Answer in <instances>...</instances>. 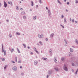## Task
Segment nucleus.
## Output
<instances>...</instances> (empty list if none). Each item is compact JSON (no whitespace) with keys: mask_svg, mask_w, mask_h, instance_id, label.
<instances>
[{"mask_svg":"<svg viewBox=\"0 0 78 78\" xmlns=\"http://www.w3.org/2000/svg\"><path fill=\"white\" fill-rule=\"evenodd\" d=\"M25 14V12H23L21 13V14L22 15H24Z\"/></svg>","mask_w":78,"mask_h":78,"instance_id":"obj_5","label":"nucleus"},{"mask_svg":"<svg viewBox=\"0 0 78 78\" xmlns=\"http://www.w3.org/2000/svg\"><path fill=\"white\" fill-rule=\"evenodd\" d=\"M20 69H22V66H20Z\"/></svg>","mask_w":78,"mask_h":78,"instance_id":"obj_45","label":"nucleus"},{"mask_svg":"<svg viewBox=\"0 0 78 78\" xmlns=\"http://www.w3.org/2000/svg\"><path fill=\"white\" fill-rule=\"evenodd\" d=\"M48 78V76L47 75V78Z\"/></svg>","mask_w":78,"mask_h":78,"instance_id":"obj_55","label":"nucleus"},{"mask_svg":"<svg viewBox=\"0 0 78 78\" xmlns=\"http://www.w3.org/2000/svg\"><path fill=\"white\" fill-rule=\"evenodd\" d=\"M46 41H48V39L46 38Z\"/></svg>","mask_w":78,"mask_h":78,"instance_id":"obj_44","label":"nucleus"},{"mask_svg":"<svg viewBox=\"0 0 78 78\" xmlns=\"http://www.w3.org/2000/svg\"><path fill=\"white\" fill-rule=\"evenodd\" d=\"M23 46L24 47V48H26V46L25 45V44H23Z\"/></svg>","mask_w":78,"mask_h":78,"instance_id":"obj_27","label":"nucleus"},{"mask_svg":"<svg viewBox=\"0 0 78 78\" xmlns=\"http://www.w3.org/2000/svg\"><path fill=\"white\" fill-rule=\"evenodd\" d=\"M9 37H12V35H11V34H10Z\"/></svg>","mask_w":78,"mask_h":78,"instance_id":"obj_24","label":"nucleus"},{"mask_svg":"<svg viewBox=\"0 0 78 78\" xmlns=\"http://www.w3.org/2000/svg\"><path fill=\"white\" fill-rule=\"evenodd\" d=\"M35 51H36V53H38V51H37L36 50Z\"/></svg>","mask_w":78,"mask_h":78,"instance_id":"obj_41","label":"nucleus"},{"mask_svg":"<svg viewBox=\"0 0 78 78\" xmlns=\"http://www.w3.org/2000/svg\"><path fill=\"white\" fill-rule=\"evenodd\" d=\"M34 50H35V51H36V48H34Z\"/></svg>","mask_w":78,"mask_h":78,"instance_id":"obj_29","label":"nucleus"},{"mask_svg":"<svg viewBox=\"0 0 78 78\" xmlns=\"http://www.w3.org/2000/svg\"><path fill=\"white\" fill-rule=\"evenodd\" d=\"M15 60L16 62H17V57H15Z\"/></svg>","mask_w":78,"mask_h":78,"instance_id":"obj_11","label":"nucleus"},{"mask_svg":"<svg viewBox=\"0 0 78 78\" xmlns=\"http://www.w3.org/2000/svg\"><path fill=\"white\" fill-rule=\"evenodd\" d=\"M14 49H12L11 50V52L12 53L13 51H14Z\"/></svg>","mask_w":78,"mask_h":78,"instance_id":"obj_22","label":"nucleus"},{"mask_svg":"<svg viewBox=\"0 0 78 78\" xmlns=\"http://www.w3.org/2000/svg\"><path fill=\"white\" fill-rule=\"evenodd\" d=\"M6 51L5 50L4 52V56H5L6 55Z\"/></svg>","mask_w":78,"mask_h":78,"instance_id":"obj_9","label":"nucleus"},{"mask_svg":"<svg viewBox=\"0 0 78 78\" xmlns=\"http://www.w3.org/2000/svg\"><path fill=\"white\" fill-rule=\"evenodd\" d=\"M49 51V53H52V51L51 50H50Z\"/></svg>","mask_w":78,"mask_h":78,"instance_id":"obj_7","label":"nucleus"},{"mask_svg":"<svg viewBox=\"0 0 78 78\" xmlns=\"http://www.w3.org/2000/svg\"><path fill=\"white\" fill-rule=\"evenodd\" d=\"M66 11H67H67H68V10H66Z\"/></svg>","mask_w":78,"mask_h":78,"instance_id":"obj_61","label":"nucleus"},{"mask_svg":"<svg viewBox=\"0 0 78 78\" xmlns=\"http://www.w3.org/2000/svg\"><path fill=\"white\" fill-rule=\"evenodd\" d=\"M58 3H60V4H61V2H60L59 1V0H58Z\"/></svg>","mask_w":78,"mask_h":78,"instance_id":"obj_28","label":"nucleus"},{"mask_svg":"<svg viewBox=\"0 0 78 78\" xmlns=\"http://www.w3.org/2000/svg\"><path fill=\"white\" fill-rule=\"evenodd\" d=\"M60 26H61V27H63L62 25H61Z\"/></svg>","mask_w":78,"mask_h":78,"instance_id":"obj_60","label":"nucleus"},{"mask_svg":"<svg viewBox=\"0 0 78 78\" xmlns=\"http://www.w3.org/2000/svg\"><path fill=\"white\" fill-rule=\"evenodd\" d=\"M48 13L49 14H50V10H48Z\"/></svg>","mask_w":78,"mask_h":78,"instance_id":"obj_34","label":"nucleus"},{"mask_svg":"<svg viewBox=\"0 0 78 78\" xmlns=\"http://www.w3.org/2000/svg\"><path fill=\"white\" fill-rule=\"evenodd\" d=\"M2 6V4L0 3V6Z\"/></svg>","mask_w":78,"mask_h":78,"instance_id":"obj_52","label":"nucleus"},{"mask_svg":"<svg viewBox=\"0 0 78 78\" xmlns=\"http://www.w3.org/2000/svg\"><path fill=\"white\" fill-rule=\"evenodd\" d=\"M2 48H3V44H2Z\"/></svg>","mask_w":78,"mask_h":78,"instance_id":"obj_38","label":"nucleus"},{"mask_svg":"<svg viewBox=\"0 0 78 78\" xmlns=\"http://www.w3.org/2000/svg\"><path fill=\"white\" fill-rule=\"evenodd\" d=\"M62 18H63V17H64V16H63V15H62Z\"/></svg>","mask_w":78,"mask_h":78,"instance_id":"obj_48","label":"nucleus"},{"mask_svg":"<svg viewBox=\"0 0 78 78\" xmlns=\"http://www.w3.org/2000/svg\"><path fill=\"white\" fill-rule=\"evenodd\" d=\"M64 20V22H66V20L65 18V19Z\"/></svg>","mask_w":78,"mask_h":78,"instance_id":"obj_36","label":"nucleus"},{"mask_svg":"<svg viewBox=\"0 0 78 78\" xmlns=\"http://www.w3.org/2000/svg\"><path fill=\"white\" fill-rule=\"evenodd\" d=\"M54 35V34H52L51 35V37H53V35Z\"/></svg>","mask_w":78,"mask_h":78,"instance_id":"obj_13","label":"nucleus"},{"mask_svg":"<svg viewBox=\"0 0 78 78\" xmlns=\"http://www.w3.org/2000/svg\"><path fill=\"white\" fill-rule=\"evenodd\" d=\"M70 21H72V19H71V18L70 19Z\"/></svg>","mask_w":78,"mask_h":78,"instance_id":"obj_57","label":"nucleus"},{"mask_svg":"<svg viewBox=\"0 0 78 78\" xmlns=\"http://www.w3.org/2000/svg\"><path fill=\"white\" fill-rule=\"evenodd\" d=\"M27 48H28V49H30V47L28 46V47H27Z\"/></svg>","mask_w":78,"mask_h":78,"instance_id":"obj_49","label":"nucleus"},{"mask_svg":"<svg viewBox=\"0 0 78 78\" xmlns=\"http://www.w3.org/2000/svg\"><path fill=\"white\" fill-rule=\"evenodd\" d=\"M8 67V66L7 65L5 66L4 67V69H5V70L6 69V67Z\"/></svg>","mask_w":78,"mask_h":78,"instance_id":"obj_15","label":"nucleus"},{"mask_svg":"<svg viewBox=\"0 0 78 78\" xmlns=\"http://www.w3.org/2000/svg\"><path fill=\"white\" fill-rule=\"evenodd\" d=\"M18 62H19V63H20L21 62H20V61H18Z\"/></svg>","mask_w":78,"mask_h":78,"instance_id":"obj_46","label":"nucleus"},{"mask_svg":"<svg viewBox=\"0 0 78 78\" xmlns=\"http://www.w3.org/2000/svg\"><path fill=\"white\" fill-rule=\"evenodd\" d=\"M30 55H32V54H33V52H30Z\"/></svg>","mask_w":78,"mask_h":78,"instance_id":"obj_35","label":"nucleus"},{"mask_svg":"<svg viewBox=\"0 0 78 78\" xmlns=\"http://www.w3.org/2000/svg\"><path fill=\"white\" fill-rule=\"evenodd\" d=\"M76 43L78 44V40H76Z\"/></svg>","mask_w":78,"mask_h":78,"instance_id":"obj_26","label":"nucleus"},{"mask_svg":"<svg viewBox=\"0 0 78 78\" xmlns=\"http://www.w3.org/2000/svg\"><path fill=\"white\" fill-rule=\"evenodd\" d=\"M39 2H40V3H41V4L42 3V1H41V0H40Z\"/></svg>","mask_w":78,"mask_h":78,"instance_id":"obj_25","label":"nucleus"},{"mask_svg":"<svg viewBox=\"0 0 78 78\" xmlns=\"http://www.w3.org/2000/svg\"><path fill=\"white\" fill-rule=\"evenodd\" d=\"M17 50L18 51V52L19 53H20V51H19V49L17 48Z\"/></svg>","mask_w":78,"mask_h":78,"instance_id":"obj_10","label":"nucleus"},{"mask_svg":"<svg viewBox=\"0 0 78 78\" xmlns=\"http://www.w3.org/2000/svg\"><path fill=\"white\" fill-rule=\"evenodd\" d=\"M31 3H32L31 5L32 6H33L34 5V4H33V1H32Z\"/></svg>","mask_w":78,"mask_h":78,"instance_id":"obj_12","label":"nucleus"},{"mask_svg":"<svg viewBox=\"0 0 78 78\" xmlns=\"http://www.w3.org/2000/svg\"><path fill=\"white\" fill-rule=\"evenodd\" d=\"M16 9H19V8H18V7L17 6H16Z\"/></svg>","mask_w":78,"mask_h":78,"instance_id":"obj_39","label":"nucleus"},{"mask_svg":"<svg viewBox=\"0 0 78 78\" xmlns=\"http://www.w3.org/2000/svg\"><path fill=\"white\" fill-rule=\"evenodd\" d=\"M43 59H44V60H47V58H43Z\"/></svg>","mask_w":78,"mask_h":78,"instance_id":"obj_17","label":"nucleus"},{"mask_svg":"<svg viewBox=\"0 0 78 78\" xmlns=\"http://www.w3.org/2000/svg\"><path fill=\"white\" fill-rule=\"evenodd\" d=\"M6 21H7V22H9V20H6Z\"/></svg>","mask_w":78,"mask_h":78,"instance_id":"obj_54","label":"nucleus"},{"mask_svg":"<svg viewBox=\"0 0 78 78\" xmlns=\"http://www.w3.org/2000/svg\"><path fill=\"white\" fill-rule=\"evenodd\" d=\"M72 72H73V70H72Z\"/></svg>","mask_w":78,"mask_h":78,"instance_id":"obj_64","label":"nucleus"},{"mask_svg":"<svg viewBox=\"0 0 78 78\" xmlns=\"http://www.w3.org/2000/svg\"><path fill=\"white\" fill-rule=\"evenodd\" d=\"M63 27V28H64V26H62Z\"/></svg>","mask_w":78,"mask_h":78,"instance_id":"obj_62","label":"nucleus"},{"mask_svg":"<svg viewBox=\"0 0 78 78\" xmlns=\"http://www.w3.org/2000/svg\"><path fill=\"white\" fill-rule=\"evenodd\" d=\"M73 49H72V48H70V51H71V52H72V51H73Z\"/></svg>","mask_w":78,"mask_h":78,"instance_id":"obj_14","label":"nucleus"},{"mask_svg":"<svg viewBox=\"0 0 78 78\" xmlns=\"http://www.w3.org/2000/svg\"><path fill=\"white\" fill-rule=\"evenodd\" d=\"M64 69L65 70L67 71L68 69H67V67H66V66L65 65L64 66Z\"/></svg>","mask_w":78,"mask_h":78,"instance_id":"obj_1","label":"nucleus"},{"mask_svg":"<svg viewBox=\"0 0 78 78\" xmlns=\"http://www.w3.org/2000/svg\"><path fill=\"white\" fill-rule=\"evenodd\" d=\"M78 69H77L76 72L75 73V74H77V72H78Z\"/></svg>","mask_w":78,"mask_h":78,"instance_id":"obj_20","label":"nucleus"},{"mask_svg":"<svg viewBox=\"0 0 78 78\" xmlns=\"http://www.w3.org/2000/svg\"><path fill=\"white\" fill-rule=\"evenodd\" d=\"M67 5H69V2H67Z\"/></svg>","mask_w":78,"mask_h":78,"instance_id":"obj_47","label":"nucleus"},{"mask_svg":"<svg viewBox=\"0 0 78 78\" xmlns=\"http://www.w3.org/2000/svg\"><path fill=\"white\" fill-rule=\"evenodd\" d=\"M39 43H40L41 44V45H42V42L40 41Z\"/></svg>","mask_w":78,"mask_h":78,"instance_id":"obj_30","label":"nucleus"},{"mask_svg":"<svg viewBox=\"0 0 78 78\" xmlns=\"http://www.w3.org/2000/svg\"><path fill=\"white\" fill-rule=\"evenodd\" d=\"M8 3H9V4H10L11 3V2H8Z\"/></svg>","mask_w":78,"mask_h":78,"instance_id":"obj_43","label":"nucleus"},{"mask_svg":"<svg viewBox=\"0 0 78 78\" xmlns=\"http://www.w3.org/2000/svg\"><path fill=\"white\" fill-rule=\"evenodd\" d=\"M9 49L10 50V51H11V49L10 48H9Z\"/></svg>","mask_w":78,"mask_h":78,"instance_id":"obj_63","label":"nucleus"},{"mask_svg":"<svg viewBox=\"0 0 78 78\" xmlns=\"http://www.w3.org/2000/svg\"><path fill=\"white\" fill-rule=\"evenodd\" d=\"M55 70H56L57 71H58V68H57V69H56V68H55Z\"/></svg>","mask_w":78,"mask_h":78,"instance_id":"obj_33","label":"nucleus"},{"mask_svg":"<svg viewBox=\"0 0 78 78\" xmlns=\"http://www.w3.org/2000/svg\"><path fill=\"white\" fill-rule=\"evenodd\" d=\"M22 75H23V73H22Z\"/></svg>","mask_w":78,"mask_h":78,"instance_id":"obj_59","label":"nucleus"},{"mask_svg":"<svg viewBox=\"0 0 78 78\" xmlns=\"http://www.w3.org/2000/svg\"><path fill=\"white\" fill-rule=\"evenodd\" d=\"M64 58H62V61H63L64 60Z\"/></svg>","mask_w":78,"mask_h":78,"instance_id":"obj_40","label":"nucleus"},{"mask_svg":"<svg viewBox=\"0 0 78 78\" xmlns=\"http://www.w3.org/2000/svg\"><path fill=\"white\" fill-rule=\"evenodd\" d=\"M34 64H35V65H36V64H37V61H35L34 62Z\"/></svg>","mask_w":78,"mask_h":78,"instance_id":"obj_6","label":"nucleus"},{"mask_svg":"<svg viewBox=\"0 0 78 78\" xmlns=\"http://www.w3.org/2000/svg\"><path fill=\"white\" fill-rule=\"evenodd\" d=\"M20 10H21V11L22 10H23L22 8H21V9H20Z\"/></svg>","mask_w":78,"mask_h":78,"instance_id":"obj_51","label":"nucleus"},{"mask_svg":"<svg viewBox=\"0 0 78 78\" xmlns=\"http://www.w3.org/2000/svg\"><path fill=\"white\" fill-rule=\"evenodd\" d=\"M64 0V2H66V0Z\"/></svg>","mask_w":78,"mask_h":78,"instance_id":"obj_58","label":"nucleus"},{"mask_svg":"<svg viewBox=\"0 0 78 78\" xmlns=\"http://www.w3.org/2000/svg\"><path fill=\"white\" fill-rule=\"evenodd\" d=\"M16 34L17 35H20V33H19L17 32L16 33Z\"/></svg>","mask_w":78,"mask_h":78,"instance_id":"obj_8","label":"nucleus"},{"mask_svg":"<svg viewBox=\"0 0 78 78\" xmlns=\"http://www.w3.org/2000/svg\"><path fill=\"white\" fill-rule=\"evenodd\" d=\"M5 59L4 58H3L2 59V61H5Z\"/></svg>","mask_w":78,"mask_h":78,"instance_id":"obj_21","label":"nucleus"},{"mask_svg":"<svg viewBox=\"0 0 78 78\" xmlns=\"http://www.w3.org/2000/svg\"><path fill=\"white\" fill-rule=\"evenodd\" d=\"M2 51L3 53L4 52V50L3 49V48H2Z\"/></svg>","mask_w":78,"mask_h":78,"instance_id":"obj_16","label":"nucleus"},{"mask_svg":"<svg viewBox=\"0 0 78 78\" xmlns=\"http://www.w3.org/2000/svg\"><path fill=\"white\" fill-rule=\"evenodd\" d=\"M72 21L73 22H74V20L73 19V20H72Z\"/></svg>","mask_w":78,"mask_h":78,"instance_id":"obj_42","label":"nucleus"},{"mask_svg":"<svg viewBox=\"0 0 78 78\" xmlns=\"http://www.w3.org/2000/svg\"><path fill=\"white\" fill-rule=\"evenodd\" d=\"M64 41H65L66 42V44H67V42H66V40H65Z\"/></svg>","mask_w":78,"mask_h":78,"instance_id":"obj_37","label":"nucleus"},{"mask_svg":"<svg viewBox=\"0 0 78 78\" xmlns=\"http://www.w3.org/2000/svg\"><path fill=\"white\" fill-rule=\"evenodd\" d=\"M23 19H26V16H24L23 17Z\"/></svg>","mask_w":78,"mask_h":78,"instance_id":"obj_19","label":"nucleus"},{"mask_svg":"<svg viewBox=\"0 0 78 78\" xmlns=\"http://www.w3.org/2000/svg\"><path fill=\"white\" fill-rule=\"evenodd\" d=\"M12 69L14 70H17V67H16L15 66V67H13Z\"/></svg>","mask_w":78,"mask_h":78,"instance_id":"obj_4","label":"nucleus"},{"mask_svg":"<svg viewBox=\"0 0 78 78\" xmlns=\"http://www.w3.org/2000/svg\"><path fill=\"white\" fill-rule=\"evenodd\" d=\"M12 62H13L14 64V63H15V62H14V61H12Z\"/></svg>","mask_w":78,"mask_h":78,"instance_id":"obj_50","label":"nucleus"},{"mask_svg":"<svg viewBox=\"0 0 78 78\" xmlns=\"http://www.w3.org/2000/svg\"><path fill=\"white\" fill-rule=\"evenodd\" d=\"M38 37L39 38H42L43 37H44V36H43V35L41 34V35H40L39 34L38 35Z\"/></svg>","mask_w":78,"mask_h":78,"instance_id":"obj_2","label":"nucleus"},{"mask_svg":"<svg viewBox=\"0 0 78 78\" xmlns=\"http://www.w3.org/2000/svg\"><path fill=\"white\" fill-rule=\"evenodd\" d=\"M10 4H11V5H12V3L11 2H10Z\"/></svg>","mask_w":78,"mask_h":78,"instance_id":"obj_32","label":"nucleus"},{"mask_svg":"<svg viewBox=\"0 0 78 78\" xmlns=\"http://www.w3.org/2000/svg\"><path fill=\"white\" fill-rule=\"evenodd\" d=\"M72 66H75V64H74L73 63H72Z\"/></svg>","mask_w":78,"mask_h":78,"instance_id":"obj_31","label":"nucleus"},{"mask_svg":"<svg viewBox=\"0 0 78 78\" xmlns=\"http://www.w3.org/2000/svg\"><path fill=\"white\" fill-rule=\"evenodd\" d=\"M46 9H48V8L46 7Z\"/></svg>","mask_w":78,"mask_h":78,"instance_id":"obj_53","label":"nucleus"},{"mask_svg":"<svg viewBox=\"0 0 78 78\" xmlns=\"http://www.w3.org/2000/svg\"><path fill=\"white\" fill-rule=\"evenodd\" d=\"M54 59H55L54 61L55 62H56V61H57V60H56V58H55Z\"/></svg>","mask_w":78,"mask_h":78,"instance_id":"obj_18","label":"nucleus"},{"mask_svg":"<svg viewBox=\"0 0 78 78\" xmlns=\"http://www.w3.org/2000/svg\"><path fill=\"white\" fill-rule=\"evenodd\" d=\"M34 19L35 20L36 19V16H35L34 18Z\"/></svg>","mask_w":78,"mask_h":78,"instance_id":"obj_23","label":"nucleus"},{"mask_svg":"<svg viewBox=\"0 0 78 78\" xmlns=\"http://www.w3.org/2000/svg\"><path fill=\"white\" fill-rule=\"evenodd\" d=\"M75 22H76V23H77V21H75Z\"/></svg>","mask_w":78,"mask_h":78,"instance_id":"obj_56","label":"nucleus"},{"mask_svg":"<svg viewBox=\"0 0 78 78\" xmlns=\"http://www.w3.org/2000/svg\"><path fill=\"white\" fill-rule=\"evenodd\" d=\"M4 7L5 8H6L7 6V4H6V3L5 2V1H4Z\"/></svg>","mask_w":78,"mask_h":78,"instance_id":"obj_3","label":"nucleus"}]
</instances>
